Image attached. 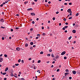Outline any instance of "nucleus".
<instances>
[{
    "label": "nucleus",
    "instance_id": "obj_51",
    "mask_svg": "<svg viewBox=\"0 0 80 80\" xmlns=\"http://www.w3.org/2000/svg\"><path fill=\"white\" fill-rule=\"evenodd\" d=\"M48 3H49V4H50V3H51V2L50 1H49L48 2Z\"/></svg>",
    "mask_w": 80,
    "mask_h": 80
},
{
    "label": "nucleus",
    "instance_id": "obj_10",
    "mask_svg": "<svg viewBox=\"0 0 80 80\" xmlns=\"http://www.w3.org/2000/svg\"><path fill=\"white\" fill-rule=\"evenodd\" d=\"M72 33H76V31L75 30H73Z\"/></svg>",
    "mask_w": 80,
    "mask_h": 80
},
{
    "label": "nucleus",
    "instance_id": "obj_37",
    "mask_svg": "<svg viewBox=\"0 0 80 80\" xmlns=\"http://www.w3.org/2000/svg\"><path fill=\"white\" fill-rule=\"evenodd\" d=\"M72 17H70L69 18V20H70V19H72Z\"/></svg>",
    "mask_w": 80,
    "mask_h": 80
},
{
    "label": "nucleus",
    "instance_id": "obj_6",
    "mask_svg": "<svg viewBox=\"0 0 80 80\" xmlns=\"http://www.w3.org/2000/svg\"><path fill=\"white\" fill-rule=\"evenodd\" d=\"M27 10L28 11H30V10L32 11V10H33V9H32V8H30L28 9Z\"/></svg>",
    "mask_w": 80,
    "mask_h": 80
},
{
    "label": "nucleus",
    "instance_id": "obj_16",
    "mask_svg": "<svg viewBox=\"0 0 80 80\" xmlns=\"http://www.w3.org/2000/svg\"><path fill=\"white\" fill-rule=\"evenodd\" d=\"M58 57H59L58 56V55L56 56V59H57V58H58Z\"/></svg>",
    "mask_w": 80,
    "mask_h": 80
},
{
    "label": "nucleus",
    "instance_id": "obj_32",
    "mask_svg": "<svg viewBox=\"0 0 80 80\" xmlns=\"http://www.w3.org/2000/svg\"><path fill=\"white\" fill-rule=\"evenodd\" d=\"M47 56H48V57H50V54H47Z\"/></svg>",
    "mask_w": 80,
    "mask_h": 80
},
{
    "label": "nucleus",
    "instance_id": "obj_12",
    "mask_svg": "<svg viewBox=\"0 0 80 80\" xmlns=\"http://www.w3.org/2000/svg\"><path fill=\"white\" fill-rule=\"evenodd\" d=\"M8 67L6 68L5 70V72H7V70H8Z\"/></svg>",
    "mask_w": 80,
    "mask_h": 80
},
{
    "label": "nucleus",
    "instance_id": "obj_48",
    "mask_svg": "<svg viewBox=\"0 0 80 80\" xmlns=\"http://www.w3.org/2000/svg\"><path fill=\"white\" fill-rule=\"evenodd\" d=\"M45 7H47V6L48 7V5L47 4H45Z\"/></svg>",
    "mask_w": 80,
    "mask_h": 80
},
{
    "label": "nucleus",
    "instance_id": "obj_28",
    "mask_svg": "<svg viewBox=\"0 0 80 80\" xmlns=\"http://www.w3.org/2000/svg\"><path fill=\"white\" fill-rule=\"evenodd\" d=\"M66 20H67V19H66V18H64L63 19L64 21H66Z\"/></svg>",
    "mask_w": 80,
    "mask_h": 80
},
{
    "label": "nucleus",
    "instance_id": "obj_55",
    "mask_svg": "<svg viewBox=\"0 0 80 80\" xmlns=\"http://www.w3.org/2000/svg\"><path fill=\"white\" fill-rule=\"evenodd\" d=\"M21 80H24V78H21Z\"/></svg>",
    "mask_w": 80,
    "mask_h": 80
},
{
    "label": "nucleus",
    "instance_id": "obj_42",
    "mask_svg": "<svg viewBox=\"0 0 80 80\" xmlns=\"http://www.w3.org/2000/svg\"><path fill=\"white\" fill-rule=\"evenodd\" d=\"M59 71H60V69H58L57 70V72H59Z\"/></svg>",
    "mask_w": 80,
    "mask_h": 80
},
{
    "label": "nucleus",
    "instance_id": "obj_21",
    "mask_svg": "<svg viewBox=\"0 0 80 80\" xmlns=\"http://www.w3.org/2000/svg\"><path fill=\"white\" fill-rule=\"evenodd\" d=\"M18 62H19V63H20V62H21V60L20 59H19L18 61Z\"/></svg>",
    "mask_w": 80,
    "mask_h": 80
},
{
    "label": "nucleus",
    "instance_id": "obj_17",
    "mask_svg": "<svg viewBox=\"0 0 80 80\" xmlns=\"http://www.w3.org/2000/svg\"><path fill=\"white\" fill-rule=\"evenodd\" d=\"M71 38H72V36H71L70 37L68 38V40H70V39H71Z\"/></svg>",
    "mask_w": 80,
    "mask_h": 80
},
{
    "label": "nucleus",
    "instance_id": "obj_13",
    "mask_svg": "<svg viewBox=\"0 0 80 80\" xmlns=\"http://www.w3.org/2000/svg\"><path fill=\"white\" fill-rule=\"evenodd\" d=\"M1 22H4V20H3V19L2 18L1 20Z\"/></svg>",
    "mask_w": 80,
    "mask_h": 80
},
{
    "label": "nucleus",
    "instance_id": "obj_52",
    "mask_svg": "<svg viewBox=\"0 0 80 80\" xmlns=\"http://www.w3.org/2000/svg\"><path fill=\"white\" fill-rule=\"evenodd\" d=\"M32 60V58H30L28 59L29 60Z\"/></svg>",
    "mask_w": 80,
    "mask_h": 80
},
{
    "label": "nucleus",
    "instance_id": "obj_23",
    "mask_svg": "<svg viewBox=\"0 0 80 80\" xmlns=\"http://www.w3.org/2000/svg\"><path fill=\"white\" fill-rule=\"evenodd\" d=\"M37 36L38 37H40V34H39L37 35Z\"/></svg>",
    "mask_w": 80,
    "mask_h": 80
},
{
    "label": "nucleus",
    "instance_id": "obj_2",
    "mask_svg": "<svg viewBox=\"0 0 80 80\" xmlns=\"http://www.w3.org/2000/svg\"><path fill=\"white\" fill-rule=\"evenodd\" d=\"M66 53V52H65V51H64L61 53V55H65V54Z\"/></svg>",
    "mask_w": 80,
    "mask_h": 80
},
{
    "label": "nucleus",
    "instance_id": "obj_38",
    "mask_svg": "<svg viewBox=\"0 0 80 80\" xmlns=\"http://www.w3.org/2000/svg\"><path fill=\"white\" fill-rule=\"evenodd\" d=\"M32 24H34V23H35V22H34V21H32Z\"/></svg>",
    "mask_w": 80,
    "mask_h": 80
},
{
    "label": "nucleus",
    "instance_id": "obj_7",
    "mask_svg": "<svg viewBox=\"0 0 80 80\" xmlns=\"http://www.w3.org/2000/svg\"><path fill=\"white\" fill-rule=\"evenodd\" d=\"M31 15H32V16H34V15H35V14L34 13H31Z\"/></svg>",
    "mask_w": 80,
    "mask_h": 80
},
{
    "label": "nucleus",
    "instance_id": "obj_22",
    "mask_svg": "<svg viewBox=\"0 0 80 80\" xmlns=\"http://www.w3.org/2000/svg\"><path fill=\"white\" fill-rule=\"evenodd\" d=\"M37 72H38L39 73H40V70L37 71Z\"/></svg>",
    "mask_w": 80,
    "mask_h": 80
},
{
    "label": "nucleus",
    "instance_id": "obj_19",
    "mask_svg": "<svg viewBox=\"0 0 80 80\" xmlns=\"http://www.w3.org/2000/svg\"><path fill=\"white\" fill-rule=\"evenodd\" d=\"M6 74H7V73L6 72H4L2 73V75H6Z\"/></svg>",
    "mask_w": 80,
    "mask_h": 80
},
{
    "label": "nucleus",
    "instance_id": "obj_33",
    "mask_svg": "<svg viewBox=\"0 0 80 80\" xmlns=\"http://www.w3.org/2000/svg\"><path fill=\"white\" fill-rule=\"evenodd\" d=\"M78 13H77L76 14V16L77 17V16H78Z\"/></svg>",
    "mask_w": 80,
    "mask_h": 80
},
{
    "label": "nucleus",
    "instance_id": "obj_24",
    "mask_svg": "<svg viewBox=\"0 0 80 80\" xmlns=\"http://www.w3.org/2000/svg\"><path fill=\"white\" fill-rule=\"evenodd\" d=\"M11 72L12 73L13 72V69H11Z\"/></svg>",
    "mask_w": 80,
    "mask_h": 80
},
{
    "label": "nucleus",
    "instance_id": "obj_43",
    "mask_svg": "<svg viewBox=\"0 0 80 80\" xmlns=\"http://www.w3.org/2000/svg\"><path fill=\"white\" fill-rule=\"evenodd\" d=\"M72 2H70V3H69V5H72Z\"/></svg>",
    "mask_w": 80,
    "mask_h": 80
},
{
    "label": "nucleus",
    "instance_id": "obj_35",
    "mask_svg": "<svg viewBox=\"0 0 80 80\" xmlns=\"http://www.w3.org/2000/svg\"><path fill=\"white\" fill-rule=\"evenodd\" d=\"M52 57L53 58L54 57V55H53V54H52Z\"/></svg>",
    "mask_w": 80,
    "mask_h": 80
},
{
    "label": "nucleus",
    "instance_id": "obj_25",
    "mask_svg": "<svg viewBox=\"0 0 80 80\" xmlns=\"http://www.w3.org/2000/svg\"><path fill=\"white\" fill-rule=\"evenodd\" d=\"M40 62H41V61H40V60H39L38 61V63H40Z\"/></svg>",
    "mask_w": 80,
    "mask_h": 80
},
{
    "label": "nucleus",
    "instance_id": "obj_64",
    "mask_svg": "<svg viewBox=\"0 0 80 80\" xmlns=\"http://www.w3.org/2000/svg\"><path fill=\"white\" fill-rule=\"evenodd\" d=\"M6 3L5 2H3L2 3L3 5H5V4Z\"/></svg>",
    "mask_w": 80,
    "mask_h": 80
},
{
    "label": "nucleus",
    "instance_id": "obj_9",
    "mask_svg": "<svg viewBox=\"0 0 80 80\" xmlns=\"http://www.w3.org/2000/svg\"><path fill=\"white\" fill-rule=\"evenodd\" d=\"M28 43H26L25 44V47H28Z\"/></svg>",
    "mask_w": 80,
    "mask_h": 80
},
{
    "label": "nucleus",
    "instance_id": "obj_61",
    "mask_svg": "<svg viewBox=\"0 0 80 80\" xmlns=\"http://www.w3.org/2000/svg\"><path fill=\"white\" fill-rule=\"evenodd\" d=\"M4 80H7V78H4Z\"/></svg>",
    "mask_w": 80,
    "mask_h": 80
},
{
    "label": "nucleus",
    "instance_id": "obj_31",
    "mask_svg": "<svg viewBox=\"0 0 80 80\" xmlns=\"http://www.w3.org/2000/svg\"><path fill=\"white\" fill-rule=\"evenodd\" d=\"M21 62L22 63H24V61H23V60H22L21 61Z\"/></svg>",
    "mask_w": 80,
    "mask_h": 80
},
{
    "label": "nucleus",
    "instance_id": "obj_62",
    "mask_svg": "<svg viewBox=\"0 0 80 80\" xmlns=\"http://www.w3.org/2000/svg\"><path fill=\"white\" fill-rule=\"evenodd\" d=\"M76 43V41H74V42H73V43Z\"/></svg>",
    "mask_w": 80,
    "mask_h": 80
},
{
    "label": "nucleus",
    "instance_id": "obj_50",
    "mask_svg": "<svg viewBox=\"0 0 80 80\" xmlns=\"http://www.w3.org/2000/svg\"><path fill=\"white\" fill-rule=\"evenodd\" d=\"M59 13V12H58V11L57 12H56V14H58V13Z\"/></svg>",
    "mask_w": 80,
    "mask_h": 80
},
{
    "label": "nucleus",
    "instance_id": "obj_5",
    "mask_svg": "<svg viewBox=\"0 0 80 80\" xmlns=\"http://www.w3.org/2000/svg\"><path fill=\"white\" fill-rule=\"evenodd\" d=\"M3 62V58H0V62Z\"/></svg>",
    "mask_w": 80,
    "mask_h": 80
},
{
    "label": "nucleus",
    "instance_id": "obj_26",
    "mask_svg": "<svg viewBox=\"0 0 80 80\" xmlns=\"http://www.w3.org/2000/svg\"><path fill=\"white\" fill-rule=\"evenodd\" d=\"M15 65L16 66H18V65H19V64H15Z\"/></svg>",
    "mask_w": 80,
    "mask_h": 80
},
{
    "label": "nucleus",
    "instance_id": "obj_60",
    "mask_svg": "<svg viewBox=\"0 0 80 80\" xmlns=\"http://www.w3.org/2000/svg\"><path fill=\"white\" fill-rule=\"evenodd\" d=\"M66 25H68V22H66L65 23Z\"/></svg>",
    "mask_w": 80,
    "mask_h": 80
},
{
    "label": "nucleus",
    "instance_id": "obj_45",
    "mask_svg": "<svg viewBox=\"0 0 80 80\" xmlns=\"http://www.w3.org/2000/svg\"><path fill=\"white\" fill-rule=\"evenodd\" d=\"M40 54H43V52H40Z\"/></svg>",
    "mask_w": 80,
    "mask_h": 80
},
{
    "label": "nucleus",
    "instance_id": "obj_3",
    "mask_svg": "<svg viewBox=\"0 0 80 80\" xmlns=\"http://www.w3.org/2000/svg\"><path fill=\"white\" fill-rule=\"evenodd\" d=\"M68 13H72V11H71V9H69L68 10Z\"/></svg>",
    "mask_w": 80,
    "mask_h": 80
},
{
    "label": "nucleus",
    "instance_id": "obj_49",
    "mask_svg": "<svg viewBox=\"0 0 80 80\" xmlns=\"http://www.w3.org/2000/svg\"><path fill=\"white\" fill-rule=\"evenodd\" d=\"M72 77H69V79H70V80L72 79Z\"/></svg>",
    "mask_w": 80,
    "mask_h": 80
},
{
    "label": "nucleus",
    "instance_id": "obj_1",
    "mask_svg": "<svg viewBox=\"0 0 80 80\" xmlns=\"http://www.w3.org/2000/svg\"><path fill=\"white\" fill-rule=\"evenodd\" d=\"M16 50L17 51H20V48L18 47L16 48Z\"/></svg>",
    "mask_w": 80,
    "mask_h": 80
},
{
    "label": "nucleus",
    "instance_id": "obj_44",
    "mask_svg": "<svg viewBox=\"0 0 80 80\" xmlns=\"http://www.w3.org/2000/svg\"><path fill=\"white\" fill-rule=\"evenodd\" d=\"M64 59H65V60H66V59H67V57H64Z\"/></svg>",
    "mask_w": 80,
    "mask_h": 80
},
{
    "label": "nucleus",
    "instance_id": "obj_18",
    "mask_svg": "<svg viewBox=\"0 0 80 80\" xmlns=\"http://www.w3.org/2000/svg\"><path fill=\"white\" fill-rule=\"evenodd\" d=\"M42 35L43 36H45V35H46V34H45V33H43L42 34Z\"/></svg>",
    "mask_w": 80,
    "mask_h": 80
},
{
    "label": "nucleus",
    "instance_id": "obj_41",
    "mask_svg": "<svg viewBox=\"0 0 80 80\" xmlns=\"http://www.w3.org/2000/svg\"><path fill=\"white\" fill-rule=\"evenodd\" d=\"M49 52H52V49H49Z\"/></svg>",
    "mask_w": 80,
    "mask_h": 80
},
{
    "label": "nucleus",
    "instance_id": "obj_27",
    "mask_svg": "<svg viewBox=\"0 0 80 80\" xmlns=\"http://www.w3.org/2000/svg\"><path fill=\"white\" fill-rule=\"evenodd\" d=\"M28 1H27V2H24V4H27V3H28Z\"/></svg>",
    "mask_w": 80,
    "mask_h": 80
},
{
    "label": "nucleus",
    "instance_id": "obj_57",
    "mask_svg": "<svg viewBox=\"0 0 80 80\" xmlns=\"http://www.w3.org/2000/svg\"><path fill=\"white\" fill-rule=\"evenodd\" d=\"M0 6L1 7H3V4H1Z\"/></svg>",
    "mask_w": 80,
    "mask_h": 80
},
{
    "label": "nucleus",
    "instance_id": "obj_53",
    "mask_svg": "<svg viewBox=\"0 0 80 80\" xmlns=\"http://www.w3.org/2000/svg\"><path fill=\"white\" fill-rule=\"evenodd\" d=\"M11 32H13V30L12 29H11Z\"/></svg>",
    "mask_w": 80,
    "mask_h": 80
},
{
    "label": "nucleus",
    "instance_id": "obj_40",
    "mask_svg": "<svg viewBox=\"0 0 80 80\" xmlns=\"http://www.w3.org/2000/svg\"><path fill=\"white\" fill-rule=\"evenodd\" d=\"M4 39H5V38H4V37L2 38V40H4Z\"/></svg>",
    "mask_w": 80,
    "mask_h": 80
},
{
    "label": "nucleus",
    "instance_id": "obj_58",
    "mask_svg": "<svg viewBox=\"0 0 80 80\" xmlns=\"http://www.w3.org/2000/svg\"><path fill=\"white\" fill-rule=\"evenodd\" d=\"M64 5H67V3H64Z\"/></svg>",
    "mask_w": 80,
    "mask_h": 80
},
{
    "label": "nucleus",
    "instance_id": "obj_15",
    "mask_svg": "<svg viewBox=\"0 0 80 80\" xmlns=\"http://www.w3.org/2000/svg\"><path fill=\"white\" fill-rule=\"evenodd\" d=\"M65 71L66 72H69V70H68V69H66Z\"/></svg>",
    "mask_w": 80,
    "mask_h": 80
},
{
    "label": "nucleus",
    "instance_id": "obj_39",
    "mask_svg": "<svg viewBox=\"0 0 80 80\" xmlns=\"http://www.w3.org/2000/svg\"><path fill=\"white\" fill-rule=\"evenodd\" d=\"M64 28H65V29L67 28H68V26H65L64 27Z\"/></svg>",
    "mask_w": 80,
    "mask_h": 80
},
{
    "label": "nucleus",
    "instance_id": "obj_59",
    "mask_svg": "<svg viewBox=\"0 0 80 80\" xmlns=\"http://www.w3.org/2000/svg\"><path fill=\"white\" fill-rule=\"evenodd\" d=\"M36 47V45H33V47Z\"/></svg>",
    "mask_w": 80,
    "mask_h": 80
},
{
    "label": "nucleus",
    "instance_id": "obj_54",
    "mask_svg": "<svg viewBox=\"0 0 80 80\" xmlns=\"http://www.w3.org/2000/svg\"><path fill=\"white\" fill-rule=\"evenodd\" d=\"M33 30V28H31L30 29V31H32V30Z\"/></svg>",
    "mask_w": 80,
    "mask_h": 80
},
{
    "label": "nucleus",
    "instance_id": "obj_8",
    "mask_svg": "<svg viewBox=\"0 0 80 80\" xmlns=\"http://www.w3.org/2000/svg\"><path fill=\"white\" fill-rule=\"evenodd\" d=\"M14 77H15V78H17V77H18L17 76V74H16V73L15 74V75H14Z\"/></svg>",
    "mask_w": 80,
    "mask_h": 80
},
{
    "label": "nucleus",
    "instance_id": "obj_56",
    "mask_svg": "<svg viewBox=\"0 0 80 80\" xmlns=\"http://www.w3.org/2000/svg\"><path fill=\"white\" fill-rule=\"evenodd\" d=\"M39 37H37L36 38V39H38V38Z\"/></svg>",
    "mask_w": 80,
    "mask_h": 80
},
{
    "label": "nucleus",
    "instance_id": "obj_30",
    "mask_svg": "<svg viewBox=\"0 0 80 80\" xmlns=\"http://www.w3.org/2000/svg\"><path fill=\"white\" fill-rule=\"evenodd\" d=\"M30 49H31V50H33V47H31L30 48Z\"/></svg>",
    "mask_w": 80,
    "mask_h": 80
},
{
    "label": "nucleus",
    "instance_id": "obj_47",
    "mask_svg": "<svg viewBox=\"0 0 80 80\" xmlns=\"http://www.w3.org/2000/svg\"><path fill=\"white\" fill-rule=\"evenodd\" d=\"M13 68H15V65H14L12 66Z\"/></svg>",
    "mask_w": 80,
    "mask_h": 80
},
{
    "label": "nucleus",
    "instance_id": "obj_4",
    "mask_svg": "<svg viewBox=\"0 0 80 80\" xmlns=\"http://www.w3.org/2000/svg\"><path fill=\"white\" fill-rule=\"evenodd\" d=\"M72 73H73V74H74V75L76 74V73H77V72L75 71H72Z\"/></svg>",
    "mask_w": 80,
    "mask_h": 80
},
{
    "label": "nucleus",
    "instance_id": "obj_46",
    "mask_svg": "<svg viewBox=\"0 0 80 80\" xmlns=\"http://www.w3.org/2000/svg\"><path fill=\"white\" fill-rule=\"evenodd\" d=\"M52 20H55V18H52Z\"/></svg>",
    "mask_w": 80,
    "mask_h": 80
},
{
    "label": "nucleus",
    "instance_id": "obj_63",
    "mask_svg": "<svg viewBox=\"0 0 80 80\" xmlns=\"http://www.w3.org/2000/svg\"><path fill=\"white\" fill-rule=\"evenodd\" d=\"M52 80H55V78H53V79H52Z\"/></svg>",
    "mask_w": 80,
    "mask_h": 80
},
{
    "label": "nucleus",
    "instance_id": "obj_29",
    "mask_svg": "<svg viewBox=\"0 0 80 80\" xmlns=\"http://www.w3.org/2000/svg\"><path fill=\"white\" fill-rule=\"evenodd\" d=\"M1 28H5V27H3V26H1Z\"/></svg>",
    "mask_w": 80,
    "mask_h": 80
},
{
    "label": "nucleus",
    "instance_id": "obj_20",
    "mask_svg": "<svg viewBox=\"0 0 80 80\" xmlns=\"http://www.w3.org/2000/svg\"><path fill=\"white\" fill-rule=\"evenodd\" d=\"M64 74H65L66 75H68L69 74V73L68 72H66L64 73Z\"/></svg>",
    "mask_w": 80,
    "mask_h": 80
},
{
    "label": "nucleus",
    "instance_id": "obj_14",
    "mask_svg": "<svg viewBox=\"0 0 80 80\" xmlns=\"http://www.w3.org/2000/svg\"><path fill=\"white\" fill-rule=\"evenodd\" d=\"M30 44L31 45H33V42H30Z\"/></svg>",
    "mask_w": 80,
    "mask_h": 80
},
{
    "label": "nucleus",
    "instance_id": "obj_36",
    "mask_svg": "<svg viewBox=\"0 0 80 80\" xmlns=\"http://www.w3.org/2000/svg\"><path fill=\"white\" fill-rule=\"evenodd\" d=\"M62 30H65V27L62 28Z\"/></svg>",
    "mask_w": 80,
    "mask_h": 80
},
{
    "label": "nucleus",
    "instance_id": "obj_34",
    "mask_svg": "<svg viewBox=\"0 0 80 80\" xmlns=\"http://www.w3.org/2000/svg\"><path fill=\"white\" fill-rule=\"evenodd\" d=\"M4 56L5 57H7V54H4Z\"/></svg>",
    "mask_w": 80,
    "mask_h": 80
},
{
    "label": "nucleus",
    "instance_id": "obj_11",
    "mask_svg": "<svg viewBox=\"0 0 80 80\" xmlns=\"http://www.w3.org/2000/svg\"><path fill=\"white\" fill-rule=\"evenodd\" d=\"M10 76L11 77H13L14 76L13 74V73L12 72H11V73L10 74Z\"/></svg>",
    "mask_w": 80,
    "mask_h": 80
}]
</instances>
